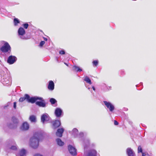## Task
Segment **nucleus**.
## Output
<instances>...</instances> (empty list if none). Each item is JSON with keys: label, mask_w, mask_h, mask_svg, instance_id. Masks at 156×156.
<instances>
[{"label": "nucleus", "mask_w": 156, "mask_h": 156, "mask_svg": "<svg viewBox=\"0 0 156 156\" xmlns=\"http://www.w3.org/2000/svg\"><path fill=\"white\" fill-rule=\"evenodd\" d=\"M42 136V135L41 133H36L30 139V146L34 148H37L39 145V140Z\"/></svg>", "instance_id": "nucleus-1"}, {"label": "nucleus", "mask_w": 156, "mask_h": 156, "mask_svg": "<svg viewBox=\"0 0 156 156\" xmlns=\"http://www.w3.org/2000/svg\"><path fill=\"white\" fill-rule=\"evenodd\" d=\"M0 74L2 83L4 85L8 84L9 85H10L11 84V80L8 75L3 71H1Z\"/></svg>", "instance_id": "nucleus-2"}, {"label": "nucleus", "mask_w": 156, "mask_h": 156, "mask_svg": "<svg viewBox=\"0 0 156 156\" xmlns=\"http://www.w3.org/2000/svg\"><path fill=\"white\" fill-rule=\"evenodd\" d=\"M27 100L28 102L32 103H34L37 100H39L42 101H44V100L42 98L34 97L30 98L28 94H26Z\"/></svg>", "instance_id": "nucleus-3"}, {"label": "nucleus", "mask_w": 156, "mask_h": 156, "mask_svg": "<svg viewBox=\"0 0 156 156\" xmlns=\"http://www.w3.org/2000/svg\"><path fill=\"white\" fill-rule=\"evenodd\" d=\"M72 135L75 137H82L83 136V133L82 132H80L78 134V131L76 128H74L72 130Z\"/></svg>", "instance_id": "nucleus-4"}, {"label": "nucleus", "mask_w": 156, "mask_h": 156, "mask_svg": "<svg viewBox=\"0 0 156 156\" xmlns=\"http://www.w3.org/2000/svg\"><path fill=\"white\" fill-rule=\"evenodd\" d=\"M18 33L19 36H20V37L23 39H26L25 37L23 36V35L25 34V31L23 28L22 27H20L19 28L18 30Z\"/></svg>", "instance_id": "nucleus-5"}, {"label": "nucleus", "mask_w": 156, "mask_h": 156, "mask_svg": "<svg viewBox=\"0 0 156 156\" xmlns=\"http://www.w3.org/2000/svg\"><path fill=\"white\" fill-rule=\"evenodd\" d=\"M103 102L108 108L109 109L110 112H112L115 109L114 105L111 103L106 101H104Z\"/></svg>", "instance_id": "nucleus-6"}, {"label": "nucleus", "mask_w": 156, "mask_h": 156, "mask_svg": "<svg viewBox=\"0 0 156 156\" xmlns=\"http://www.w3.org/2000/svg\"><path fill=\"white\" fill-rule=\"evenodd\" d=\"M68 149L70 153L73 155H75L76 154V149L73 146L69 145L68 146Z\"/></svg>", "instance_id": "nucleus-7"}, {"label": "nucleus", "mask_w": 156, "mask_h": 156, "mask_svg": "<svg viewBox=\"0 0 156 156\" xmlns=\"http://www.w3.org/2000/svg\"><path fill=\"white\" fill-rule=\"evenodd\" d=\"M12 121L13 123H14V126H11V124L9 125V127L10 128H14L17 127L18 123V119L15 117H13L12 118Z\"/></svg>", "instance_id": "nucleus-8"}, {"label": "nucleus", "mask_w": 156, "mask_h": 156, "mask_svg": "<svg viewBox=\"0 0 156 156\" xmlns=\"http://www.w3.org/2000/svg\"><path fill=\"white\" fill-rule=\"evenodd\" d=\"M17 60V58L15 56L11 55L9 57L7 62L10 64L14 63Z\"/></svg>", "instance_id": "nucleus-9"}, {"label": "nucleus", "mask_w": 156, "mask_h": 156, "mask_svg": "<svg viewBox=\"0 0 156 156\" xmlns=\"http://www.w3.org/2000/svg\"><path fill=\"white\" fill-rule=\"evenodd\" d=\"M52 128L55 129L59 127L61 125L60 121L59 120H55L52 122Z\"/></svg>", "instance_id": "nucleus-10"}, {"label": "nucleus", "mask_w": 156, "mask_h": 156, "mask_svg": "<svg viewBox=\"0 0 156 156\" xmlns=\"http://www.w3.org/2000/svg\"><path fill=\"white\" fill-rule=\"evenodd\" d=\"M41 121L44 123L45 121H48L49 119V117L47 113L42 115L41 118Z\"/></svg>", "instance_id": "nucleus-11"}, {"label": "nucleus", "mask_w": 156, "mask_h": 156, "mask_svg": "<svg viewBox=\"0 0 156 156\" xmlns=\"http://www.w3.org/2000/svg\"><path fill=\"white\" fill-rule=\"evenodd\" d=\"M62 112V110L59 108H57L55 110V114L57 117H60Z\"/></svg>", "instance_id": "nucleus-12"}, {"label": "nucleus", "mask_w": 156, "mask_h": 156, "mask_svg": "<svg viewBox=\"0 0 156 156\" xmlns=\"http://www.w3.org/2000/svg\"><path fill=\"white\" fill-rule=\"evenodd\" d=\"M29 128V124L26 122H23L21 127V129L23 130H27Z\"/></svg>", "instance_id": "nucleus-13"}, {"label": "nucleus", "mask_w": 156, "mask_h": 156, "mask_svg": "<svg viewBox=\"0 0 156 156\" xmlns=\"http://www.w3.org/2000/svg\"><path fill=\"white\" fill-rule=\"evenodd\" d=\"M55 84L54 82L52 80L49 81L48 86V89L50 90H53L54 89Z\"/></svg>", "instance_id": "nucleus-14"}, {"label": "nucleus", "mask_w": 156, "mask_h": 156, "mask_svg": "<svg viewBox=\"0 0 156 156\" xmlns=\"http://www.w3.org/2000/svg\"><path fill=\"white\" fill-rule=\"evenodd\" d=\"M64 131V129L63 128L58 129L56 133V136L59 137H61L62 136Z\"/></svg>", "instance_id": "nucleus-15"}, {"label": "nucleus", "mask_w": 156, "mask_h": 156, "mask_svg": "<svg viewBox=\"0 0 156 156\" xmlns=\"http://www.w3.org/2000/svg\"><path fill=\"white\" fill-rule=\"evenodd\" d=\"M126 153L128 156H135V154L133 151L130 148H128L126 150Z\"/></svg>", "instance_id": "nucleus-16"}, {"label": "nucleus", "mask_w": 156, "mask_h": 156, "mask_svg": "<svg viewBox=\"0 0 156 156\" xmlns=\"http://www.w3.org/2000/svg\"><path fill=\"white\" fill-rule=\"evenodd\" d=\"M97 155V152L94 150H92L90 151L88 154L86 156H96Z\"/></svg>", "instance_id": "nucleus-17"}, {"label": "nucleus", "mask_w": 156, "mask_h": 156, "mask_svg": "<svg viewBox=\"0 0 156 156\" xmlns=\"http://www.w3.org/2000/svg\"><path fill=\"white\" fill-rule=\"evenodd\" d=\"M36 104L40 107H46V104L44 100V101H37L36 102Z\"/></svg>", "instance_id": "nucleus-18"}, {"label": "nucleus", "mask_w": 156, "mask_h": 156, "mask_svg": "<svg viewBox=\"0 0 156 156\" xmlns=\"http://www.w3.org/2000/svg\"><path fill=\"white\" fill-rule=\"evenodd\" d=\"M82 141L84 147V148L85 149L86 146H87L89 144V140L87 138H84L83 140H82Z\"/></svg>", "instance_id": "nucleus-19"}, {"label": "nucleus", "mask_w": 156, "mask_h": 156, "mask_svg": "<svg viewBox=\"0 0 156 156\" xmlns=\"http://www.w3.org/2000/svg\"><path fill=\"white\" fill-rule=\"evenodd\" d=\"M4 42V44L0 49H11V47L9 44L7 42L3 41Z\"/></svg>", "instance_id": "nucleus-20"}, {"label": "nucleus", "mask_w": 156, "mask_h": 156, "mask_svg": "<svg viewBox=\"0 0 156 156\" xmlns=\"http://www.w3.org/2000/svg\"><path fill=\"white\" fill-rule=\"evenodd\" d=\"M26 155V151L24 149H22L20 153L16 155V156H25Z\"/></svg>", "instance_id": "nucleus-21"}, {"label": "nucleus", "mask_w": 156, "mask_h": 156, "mask_svg": "<svg viewBox=\"0 0 156 156\" xmlns=\"http://www.w3.org/2000/svg\"><path fill=\"white\" fill-rule=\"evenodd\" d=\"M10 146H11V147H9V148L12 150H16L17 148V146L16 144L14 142H13L12 143H11Z\"/></svg>", "instance_id": "nucleus-22"}, {"label": "nucleus", "mask_w": 156, "mask_h": 156, "mask_svg": "<svg viewBox=\"0 0 156 156\" xmlns=\"http://www.w3.org/2000/svg\"><path fill=\"white\" fill-rule=\"evenodd\" d=\"M56 141L57 144L59 146H62L64 144V143L62 141V140L59 138L56 139Z\"/></svg>", "instance_id": "nucleus-23"}, {"label": "nucleus", "mask_w": 156, "mask_h": 156, "mask_svg": "<svg viewBox=\"0 0 156 156\" xmlns=\"http://www.w3.org/2000/svg\"><path fill=\"white\" fill-rule=\"evenodd\" d=\"M14 25L15 26H18V24L20 23V20L17 18H15L13 20Z\"/></svg>", "instance_id": "nucleus-24"}, {"label": "nucleus", "mask_w": 156, "mask_h": 156, "mask_svg": "<svg viewBox=\"0 0 156 156\" xmlns=\"http://www.w3.org/2000/svg\"><path fill=\"white\" fill-rule=\"evenodd\" d=\"M84 81H86L87 83H89L90 84H92L91 81L89 78V77L87 76H86L85 77V78L84 79Z\"/></svg>", "instance_id": "nucleus-25"}, {"label": "nucleus", "mask_w": 156, "mask_h": 156, "mask_svg": "<svg viewBox=\"0 0 156 156\" xmlns=\"http://www.w3.org/2000/svg\"><path fill=\"white\" fill-rule=\"evenodd\" d=\"M29 119L32 122H35L36 121V117L34 115H32L30 116Z\"/></svg>", "instance_id": "nucleus-26"}, {"label": "nucleus", "mask_w": 156, "mask_h": 156, "mask_svg": "<svg viewBox=\"0 0 156 156\" xmlns=\"http://www.w3.org/2000/svg\"><path fill=\"white\" fill-rule=\"evenodd\" d=\"M73 69L74 70L77 72H80L82 71V69L80 68L79 66H74L73 67Z\"/></svg>", "instance_id": "nucleus-27"}, {"label": "nucleus", "mask_w": 156, "mask_h": 156, "mask_svg": "<svg viewBox=\"0 0 156 156\" xmlns=\"http://www.w3.org/2000/svg\"><path fill=\"white\" fill-rule=\"evenodd\" d=\"M50 101L51 104L53 105L57 102L56 100L54 98H51L50 100Z\"/></svg>", "instance_id": "nucleus-28"}, {"label": "nucleus", "mask_w": 156, "mask_h": 156, "mask_svg": "<svg viewBox=\"0 0 156 156\" xmlns=\"http://www.w3.org/2000/svg\"><path fill=\"white\" fill-rule=\"evenodd\" d=\"M26 99L27 100V98H26V94H25L24 95V97H21L20 98V99L19 100V101L20 102H22L23 101H24Z\"/></svg>", "instance_id": "nucleus-29"}, {"label": "nucleus", "mask_w": 156, "mask_h": 156, "mask_svg": "<svg viewBox=\"0 0 156 156\" xmlns=\"http://www.w3.org/2000/svg\"><path fill=\"white\" fill-rule=\"evenodd\" d=\"M1 51L4 53H7L10 52V49H0Z\"/></svg>", "instance_id": "nucleus-30"}, {"label": "nucleus", "mask_w": 156, "mask_h": 156, "mask_svg": "<svg viewBox=\"0 0 156 156\" xmlns=\"http://www.w3.org/2000/svg\"><path fill=\"white\" fill-rule=\"evenodd\" d=\"M93 64L94 66H97L98 64V60H94L93 62Z\"/></svg>", "instance_id": "nucleus-31"}, {"label": "nucleus", "mask_w": 156, "mask_h": 156, "mask_svg": "<svg viewBox=\"0 0 156 156\" xmlns=\"http://www.w3.org/2000/svg\"><path fill=\"white\" fill-rule=\"evenodd\" d=\"M23 27H24V28H25L26 29H27L28 27L29 26V24L28 23H24L23 25Z\"/></svg>", "instance_id": "nucleus-32"}, {"label": "nucleus", "mask_w": 156, "mask_h": 156, "mask_svg": "<svg viewBox=\"0 0 156 156\" xmlns=\"http://www.w3.org/2000/svg\"><path fill=\"white\" fill-rule=\"evenodd\" d=\"M142 152V150L140 146H139L138 148V153Z\"/></svg>", "instance_id": "nucleus-33"}, {"label": "nucleus", "mask_w": 156, "mask_h": 156, "mask_svg": "<svg viewBox=\"0 0 156 156\" xmlns=\"http://www.w3.org/2000/svg\"><path fill=\"white\" fill-rule=\"evenodd\" d=\"M59 53L61 55H64L65 53V51L63 50H61L59 51Z\"/></svg>", "instance_id": "nucleus-34"}, {"label": "nucleus", "mask_w": 156, "mask_h": 156, "mask_svg": "<svg viewBox=\"0 0 156 156\" xmlns=\"http://www.w3.org/2000/svg\"><path fill=\"white\" fill-rule=\"evenodd\" d=\"M45 42L44 41H41L40 44H39V46H40V47H42V46L44 44Z\"/></svg>", "instance_id": "nucleus-35"}, {"label": "nucleus", "mask_w": 156, "mask_h": 156, "mask_svg": "<svg viewBox=\"0 0 156 156\" xmlns=\"http://www.w3.org/2000/svg\"><path fill=\"white\" fill-rule=\"evenodd\" d=\"M16 102H14L13 103V108L16 109Z\"/></svg>", "instance_id": "nucleus-36"}, {"label": "nucleus", "mask_w": 156, "mask_h": 156, "mask_svg": "<svg viewBox=\"0 0 156 156\" xmlns=\"http://www.w3.org/2000/svg\"><path fill=\"white\" fill-rule=\"evenodd\" d=\"M114 123L115 125H118L119 124V122L116 120H114Z\"/></svg>", "instance_id": "nucleus-37"}, {"label": "nucleus", "mask_w": 156, "mask_h": 156, "mask_svg": "<svg viewBox=\"0 0 156 156\" xmlns=\"http://www.w3.org/2000/svg\"><path fill=\"white\" fill-rule=\"evenodd\" d=\"M34 156H43L42 155H41V154H36L34 155Z\"/></svg>", "instance_id": "nucleus-38"}, {"label": "nucleus", "mask_w": 156, "mask_h": 156, "mask_svg": "<svg viewBox=\"0 0 156 156\" xmlns=\"http://www.w3.org/2000/svg\"><path fill=\"white\" fill-rule=\"evenodd\" d=\"M142 153V156H145L146 155V154L145 153H143V152Z\"/></svg>", "instance_id": "nucleus-39"}, {"label": "nucleus", "mask_w": 156, "mask_h": 156, "mask_svg": "<svg viewBox=\"0 0 156 156\" xmlns=\"http://www.w3.org/2000/svg\"><path fill=\"white\" fill-rule=\"evenodd\" d=\"M10 124H11V126H14V123H13V122L12 123H10L9 124H8V127H9V125H10Z\"/></svg>", "instance_id": "nucleus-40"}, {"label": "nucleus", "mask_w": 156, "mask_h": 156, "mask_svg": "<svg viewBox=\"0 0 156 156\" xmlns=\"http://www.w3.org/2000/svg\"><path fill=\"white\" fill-rule=\"evenodd\" d=\"M43 38L45 41H47V39L46 38L44 37Z\"/></svg>", "instance_id": "nucleus-41"}, {"label": "nucleus", "mask_w": 156, "mask_h": 156, "mask_svg": "<svg viewBox=\"0 0 156 156\" xmlns=\"http://www.w3.org/2000/svg\"><path fill=\"white\" fill-rule=\"evenodd\" d=\"M92 88V89H93V90H95V88L94 87V86H93Z\"/></svg>", "instance_id": "nucleus-42"}, {"label": "nucleus", "mask_w": 156, "mask_h": 156, "mask_svg": "<svg viewBox=\"0 0 156 156\" xmlns=\"http://www.w3.org/2000/svg\"><path fill=\"white\" fill-rule=\"evenodd\" d=\"M64 64H65L67 66H68V64L67 63H65V62H64Z\"/></svg>", "instance_id": "nucleus-43"}, {"label": "nucleus", "mask_w": 156, "mask_h": 156, "mask_svg": "<svg viewBox=\"0 0 156 156\" xmlns=\"http://www.w3.org/2000/svg\"><path fill=\"white\" fill-rule=\"evenodd\" d=\"M56 60H57V61L58 62V58H56Z\"/></svg>", "instance_id": "nucleus-44"}, {"label": "nucleus", "mask_w": 156, "mask_h": 156, "mask_svg": "<svg viewBox=\"0 0 156 156\" xmlns=\"http://www.w3.org/2000/svg\"><path fill=\"white\" fill-rule=\"evenodd\" d=\"M90 89V88L89 87L88 88V89L89 90V89Z\"/></svg>", "instance_id": "nucleus-45"}, {"label": "nucleus", "mask_w": 156, "mask_h": 156, "mask_svg": "<svg viewBox=\"0 0 156 156\" xmlns=\"http://www.w3.org/2000/svg\"><path fill=\"white\" fill-rule=\"evenodd\" d=\"M85 155H86V153H85Z\"/></svg>", "instance_id": "nucleus-46"}]
</instances>
